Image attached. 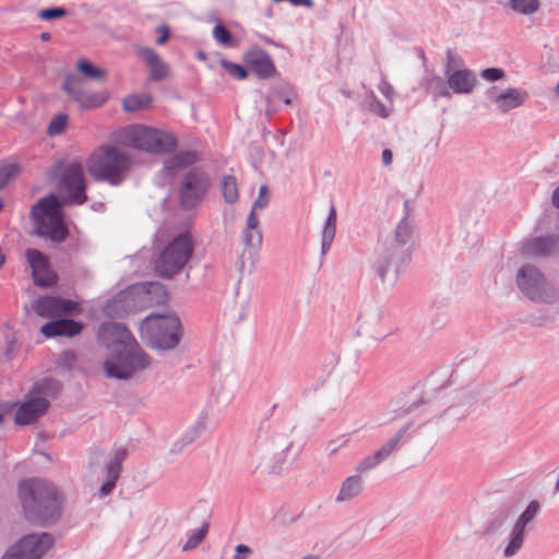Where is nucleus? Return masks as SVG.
I'll return each instance as SVG.
<instances>
[{
    "instance_id": "1",
    "label": "nucleus",
    "mask_w": 559,
    "mask_h": 559,
    "mask_svg": "<svg viewBox=\"0 0 559 559\" xmlns=\"http://www.w3.org/2000/svg\"><path fill=\"white\" fill-rule=\"evenodd\" d=\"M19 497L25 518L33 523L49 525L61 515L57 488L47 480L23 479L19 484Z\"/></svg>"
},
{
    "instance_id": "2",
    "label": "nucleus",
    "mask_w": 559,
    "mask_h": 559,
    "mask_svg": "<svg viewBox=\"0 0 559 559\" xmlns=\"http://www.w3.org/2000/svg\"><path fill=\"white\" fill-rule=\"evenodd\" d=\"M131 166L129 154L105 144L95 148L85 160V168L94 181L114 187L124 182Z\"/></svg>"
},
{
    "instance_id": "3",
    "label": "nucleus",
    "mask_w": 559,
    "mask_h": 559,
    "mask_svg": "<svg viewBox=\"0 0 559 559\" xmlns=\"http://www.w3.org/2000/svg\"><path fill=\"white\" fill-rule=\"evenodd\" d=\"M140 335L147 347L167 352L175 349L180 344L183 326L175 312H153L142 320Z\"/></svg>"
},
{
    "instance_id": "4",
    "label": "nucleus",
    "mask_w": 559,
    "mask_h": 559,
    "mask_svg": "<svg viewBox=\"0 0 559 559\" xmlns=\"http://www.w3.org/2000/svg\"><path fill=\"white\" fill-rule=\"evenodd\" d=\"M153 358L141 347L136 340L124 349H119L103 362L107 377L118 380L131 379L134 374L151 367Z\"/></svg>"
},
{
    "instance_id": "5",
    "label": "nucleus",
    "mask_w": 559,
    "mask_h": 559,
    "mask_svg": "<svg viewBox=\"0 0 559 559\" xmlns=\"http://www.w3.org/2000/svg\"><path fill=\"white\" fill-rule=\"evenodd\" d=\"M129 147L142 151L152 155H171L163 163L160 170L165 178H173L180 169L190 167L201 159L195 150L177 152L179 142H122Z\"/></svg>"
},
{
    "instance_id": "6",
    "label": "nucleus",
    "mask_w": 559,
    "mask_h": 559,
    "mask_svg": "<svg viewBox=\"0 0 559 559\" xmlns=\"http://www.w3.org/2000/svg\"><path fill=\"white\" fill-rule=\"evenodd\" d=\"M412 260V250L386 240L379 243L372 270L379 280L394 286Z\"/></svg>"
},
{
    "instance_id": "7",
    "label": "nucleus",
    "mask_w": 559,
    "mask_h": 559,
    "mask_svg": "<svg viewBox=\"0 0 559 559\" xmlns=\"http://www.w3.org/2000/svg\"><path fill=\"white\" fill-rule=\"evenodd\" d=\"M53 176L57 179L58 190L66 192L62 197L66 205L80 206L88 200L84 168L80 162L64 164L63 160H59L53 168Z\"/></svg>"
},
{
    "instance_id": "8",
    "label": "nucleus",
    "mask_w": 559,
    "mask_h": 559,
    "mask_svg": "<svg viewBox=\"0 0 559 559\" xmlns=\"http://www.w3.org/2000/svg\"><path fill=\"white\" fill-rule=\"evenodd\" d=\"M516 284L522 294L532 301L552 305L559 299L557 289L534 265L526 264L519 269Z\"/></svg>"
},
{
    "instance_id": "9",
    "label": "nucleus",
    "mask_w": 559,
    "mask_h": 559,
    "mask_svg": "<svg viewBox=\"0 0 559 559\" xmlns=\"http://www.w3.org/2000/svg\"><path fill=\"white\" fill-rule=\"evenodd\" d=\"M193 253V242L188 234L176 236L160 252L155 269L160 277L170 278L179 273Z\"/></svg>"
},
{
    "instance_id": "10",
    "label": "nucleus",
    "mask_w": 559,
    "mask_h": 559,
    "mask_svg": "<svg viewBox=\"0 0 559 559\" xmlns=\"http://www.w3.org/2000/svg\"><path fill=\"white\" fill-rule=\"evenodd\" d=\"M55 545L50 533H29L12 544L0 559H41Z\"/></svg>"
},
{
    "instance_id": "11",
    "label": "nucleus",
    "mask_w": 559,
    "mask_h": 559,
    "mask_svg": "<svg viewBox=\"0 0 559 559\" xmlns=\"http://www.w3.org/2000/svg\"><path fill=\"white\" fill-rule=\"evenodd\" d=\"M55 545L50 533H29L12 544L0 559H41Z\"/></svg>"
},
{
    "instance_id": "12",
    "label": "nucleus",
    "mask_w": 559,
    "mask_h": 559,
    "mask_svg": "<svg viewBox=\"0 0 559 559\" xmlns=\"http://www.w3.org/2000/svg\"><path fill=\"white\" fill-rule=\"evenodd\" d=\"M55 545L50 533H29L12 544L0 559H41Z\"/></svg>"
},
{
    "instance_id": "13",
    "label": "nucleus",
    "mask_w": 559,
    "mask_h": 559,
    "mask_svg": "<svg viewBox=\"0 0 559 559\" xmlns=\"http://www.w3.org/2000/svg\"><path fill=\"white\" fill-rule=\"evenodd\" d=\"M55 545L50 533H29L12 544L0 559H41Z\"/></svg>"
},
{
    "instance_id": "14",
    "label": "nucleus",
    "mask_w": 559,
    "mask_h": 559,
    "mask_svg": "<svg viewBox=\"0 0 559 559\" xmlns=\"http://www.w3.org/2000/svg\"><path fill=\"white\" fill-rule=\"evenodd\" d=\"M211 188L209 175L200 167L190 168L182 177L179 188V203L183 210L194 209Z\"/></svg>"
},
{
    "instance_id": "15",
    "label": "nucleus",
    "mask_w": 559,
    "mask_h": 559,
    "mask_svg": "<svg viewBox=\"0 0 559 559\" xmlns=\"http://www.w3.org/2000/svg\"><path fill=\"white\" fill-rule=\"evenodd\" d=\"M97 340L107 349L109 357L119 349H124L135 337L124 324L108 321L99 325Z\"/></svg>"
},
{
    "instance_id": "16",
    "label": "nucleus",
    "mask_w": 559,
    "mask_h": 559,
    "mask_svg": "<svg viewBox=\"0 0 559 559\" xmlns=\"http://www.w3.org/2000/svg\"><path fill=\"white\" fill-rule=\"evenodd\" d=\"M36 313L41 318H61L62 316L78 314L81 311L79 302L59 296H40L33 305Z\"/></svg>"
},
{
    "instance_id": "17",
    "label": "nucleus",
    "mask_w": 559,
    "mask_h": 559,
    "mask_svg": "<svg viewBox=\"0 0 559 559\" xmlns=\"http://www.w3.org/2000/svg\"><path fill=\"white\" fill-rule=\"evenodd\" d=\"M540 511V504L537 500H532L525 510L519 515L512 526L509 543L503 550L506 557L514 556L521 548L524 542V532L526 526L534 520Z\"/></svg>"
},
{
    "instance_id": "18",
    "label": "nucleus",
    "mask_w": 559,
    "mask_h": 559,
    "mask_svg": "<svg viewBox=\"0 0 559 559\" xmlns=\"http://www.w3.org/2000/svg\"><path fill=\"white\" fill-rule=\"evenodd\" d=\"M412 427L413 421L406 423L379 450L373 454L366 456L357 465V474H365L385 461L395 450L399 449L400 443Z\"/></svg>"
},
{
    "instance_id": "19",
    "label": "nucleus",
    "mask_w": 559,
    "mask_h": 559,
    "mask_svg": "<svg viewBox=\"0 0 559 559\" xmlns=\"http://www.w3.org/2000/svg\"><path fill=\"white\" fill-rule=\"evenodd\" d=\"M27 262L32 269L33 282L36 286L47 288L57 283L58 275L51 269L49 258L37 249L25 251Z\"/></svg>"
},
{
    "instance_id": "20",
    "label": "nucleus",
    "mask_w": 559,
    "mask_h": 559,
    "mask_svg": "<svg viewBox=\"0 0 559 559\" xmlns=\"http://www.w3.org/2000/svg\"><path fill=\"white\" fill-rule=\"evenodd\" d=\"M27 262L32 269L33 282L36 286L47 288L57 283L58 275L51 269L49 258L37 249L25 251Z\"/></svg>"
},
{
    "instance_id": "21",
    "label": "nucleus",
    "mask_w": 559,
    "mask_h": 559,
    "mask_svg": "<svg viewBox=\"0 0 559 559\" xmlns=\"http://www.w3.org/2000/svg\"><path fill=\"white\" fill-rule=\"evenodd\" d=\"M32 222L34 223L32 235L45 238L55 246L64 242L70 235L66 217H35Z\"/></svg>"
},
{
    "instance_id": "22",
    "label": "nucleus",
    "mask_w": 559,
    "mask_h": 559,
    "mask_svg": "<svg viewBox=\"0 0 559 559\" xmlns=\"http://www.w3.org/2000/svg\"><path fill=\"white\" fill-rule=\"evenodd\" d=\"M62 88L81 106L85 108H96L103 106L109 98L107 92H99L93 95L84 93L83 79L70 74L64 79Z\"/></svg>"
},
{
    "instance_id": "23",
    "label": "nucleus",
    "mask_w": 559,
    "mask_h": 559,
    "mask_svg": "<svg viewBox=\"0 0 559 559\" xmlns=\"http://www.w3.org/2000/svg\"><path fill=\"white\" fill-rule=\"evenodd\" d=\"M128 457V450L124 447H116L112 455L108 459L104 466L105 480L100 485L98 496L105 498L109 496L116 488L117 480L122 471V463Z\"/></svg>"
},
{
    "instance_id": "24",
    "label": "nucleus",
    "mask_w": 559,
    "mask_h": 559,
    "mask_svg": "<svg viewBox=\"0 0 559 559\" xmlns=\"http://www.w3.org/2000/svg\"><path fill=\"white\" fill-rule=\"evenodd\" d=\"M559 248V236L527 237L521 242V253L527 258H549Z\"/></svg>"
},
{
    "instance_id": "25",
    "label": "nucleus",
    "mask_w": 559,
    "mask_h": 559,
    "mask_svg": "<svg viewBox=\"0 0 559 559\" xmlns=\"http://www.w3.org/2000/svg\"><path fill=\"white\" fill-rule=\"evenodd\" d=\"M527 98V92L521 88L508 86L504 90H498L496 86H491V102L496 110L502 114L521 107Z\"/></svg>"
},
{
    "instance_id": "26",
    "label": "nucleus",
    "mask_w": 559,
    "mask_h": 559,
    "mask_svg": "<svg viewBox=\"0 0 559 559\" xmlns=\"http://www.w3.org/2000/svg\"><path fill=\"white\" fill-rule=\"evenodd\" d=\"M49 407V401L44 396H32L22 403L15 413L16 425L25 426L43 416Z\"/></svg>"
},
{
    "instance_id": "27",
    "label": "nucleus",
    "mask_w": 559,
    "mask_h": 559,
    "mask_svg": "<svg viewBox=\"0 0 559 559\" xmlns=\"http://www.w3.org/2000/svg\"><path fill=\"white\" fill-rule=\"evenodd\" d=\"M116 140H176L175 136L162 129L143 124H131L121 128L116 133Z\"/></svg>"
},
{
    "instance_id": "28",
    "label": "nucleus",
    "mask_w": 559,
    "mask_h": 559,
    "mask_svg": "<svg viewBox=\"0 0 559 559\" xmlns=\"http://www.w3.org/2000/svg\"><path fill=\"white\" fill-rule=\"evenodd\" d=\"M63 206H67L63 203V198H59L55 193H50L41 199H39L31 209L29 217H66L63 212Z\"/></svg>"
},
{
    "instance_id": "29",
    "label": "nucleus",
    "mask_w": 559,
    "mask_h": 559,
    "mask_svg": "<svg viewBox=\"0 0 559 559\" xmlns=\"http://www.w3.org/2000/svg\"><path fill=\"white\" fill-rule=\"evenodd\" d=\"M248 68L260 79H269L276 72L270 55L262 49H252L245 56Z\"/></svg>"
},
{
    "instance_id": "30",
    "label": "nucleus",
    "mask_w": 559,
    "mask_h": 559,
    "mask_svg": "<svg viewBox=\"0 0 559 559\" xmlns=\"http://www.w3.org/2000/svg\"><path fill=\"white\" fill-rule=\"evenodd\" d=\"M83 324L73 319L58 318L41 325L40 332L47 337L67 336L73 337L80 334Z\"/></svg>"
},
{
    "instance_id": "31",
    "label": "nucleus",
    "mask_w": 559,
    "mask_h": 559,
    "mask_svg": "<svg viewBox=\"0 0 559 559\" xmlns=\"http://www.w3.org/2000/svg\"><path fill=\"white\" fill-rule=\"evenodd\" d=\"M134 51L150 69V79L160 81L168 75V66L160 59L159 55L152 48L145 46H135Z\"/></svg>"
},
{
    "instance_id": "32",
    "label": "nucleus",
    "mask_w": 559,
    "mask_h": 559,
    "mask_svg": "<svg viewBox=\"0 0 559 559\" xmlns=\"http://www.w3.org/2000/svg\"><path fill=\"white\" fill-rule=\"evenodd\" d=\"M132 293L122 290L109 299L105 306V312L109 317L122 318L131 311Z\"/></svg>"
},
{
    "instance_id": "33",
    "label": "nucleus",
    "mask_w": 559,
    "mask_h": 559,
    "mask_svg": "<svg viewBox=\"0 0 559 559\" xmlns=\"http://www.w3.org/2000/svg\"><path fill=\"white\" fill-rule=\"evenodd\" d=\"M475 83V74L466 69L454 71L448 75V85L454 93H469Z\"/></svg>"
},
{
    "instance_id": "34",
    "label": "nucleus",
    "mask_w": 559,
    "mask_h": 559,
    "mask_svg": "<svg viewBox=\"0 0 559 559\" xmlns=\"http://www.w3.org/2000/svg\"><path fill=\"white\" fill-rule=\"evenodd\" d=\"M337 213L332 204L322 229L321 255H325L330 250L336 234Z\"/></svg>"
},
{
    "instance_id": "35",
    "label": "nucleus",
    "mask_w": 559,
    "mask_h": 559,
    "mask_svg": "<svg viewBox=\"0 0 559 559\" xmlns=\"http://www.w3.org/2000/svg\"><path fill=\"white\" fill-rule=\"evenodd\" d=\"M414 235V226L407 217H402V219L399 222L397 226L394 230V236L391 239H386V241L393 243L403 246L404 248H409L412 250V239Z\"/></svg>"
},
{
    "instance_id": "36",
    "label": "nucleus",
    "mask_w": 559,
    "mask_h": 559,
    "mask_svg": "<svg viewBox=\"0 0 559 559\" xmlns=\"http://www.w3.org/2000/svg\"><path fill=\"white\" fill-rule=\"evenodd\" d=\"M362 491V481L359 475H353L345 478L336 496V501H350Z\"/></svg>"
},
{
    "instance_id": "37",
    "label": "nucleus",
    "mask_w": 559,
    "mask_h": 559,
    "mask_svg": "<svg viewBox=\"0 0 559 559\" xmlns=\"http://www.w3.org/2000/svg\"><path fill=\"white\" fill-rule=\"evenodd\" d=\"M12 121L16 129L26 132H33L40 127V120L38 119L34 109L16 112Z\"/></svg>"
},
{
    "instance_id": "38",
    "label": "nucleus",
    "mask_w": 559,
    "mask_h": 559,
    "mask_svg": "<svg viewBox=\"0 0 559 559\" xmlns=\"http://www.w3.org/2000/svg\"><path fill=\"white\" fill-rule=\"evenodd\" d=\"M62 390V384L59 380L46 377L40 381H37L33 385V392L36 394L45 395L55 399L59 395Z\"/></svg>"
},
{
    "instance_id": "39",
    "label": "nucleus",
    "mask_w": 559,
    "mask_h": 559,
    "mask_svg": "<svg viewBox=\"0 0 559 559\" xmlns=\"http://www.w3.org/2000/svg\"><path fill=\"white\" fill-rule=\"evenodd\" d=\"M153 102V98L147 93L142 94H132L127 96L122 102V107L126 111H138L144 108H147L151 103Z\"/></svg>"
},
{
    "instance_id": "40",
    "label": "nucleus",
    "mask_w": 559,
    "mask_h": 559,
    "mask_svg": "<svg viewBox=\"0 0 559 559\" xmlns=\"http://www.w3.org/2000/svg\"><path fill=\"white\" fill-rule=\"evenodd\" d=\"M78 71L85 78L94 81H104L106 71L92 64L86 59H80L76 63Z\"/></svg>"
},
{
    "instance_id": "41",
    "label": "nucleus",
    "mask_w": 559,
    "mask_h": 559,
    "mask_svg": "<svg viewBox=\"0 0 559 559\" xmlns=\"http://www.w3.org/2000/svg\"><path fill=\"white\" fill-rule=\"evenodd\" d=\"M222 193L226 203L234 204L238 201L239 193L236 177L225 175L222 179Z\"/></svg>"
},
{
    "instance_id": "42",
    "label": "nucleus",
    "mask_w": 559,
    "mask_h": 559,
    "mask_svg": "<svg viewBox=\"0 0 559 559\" xmlns=\"http://www.w3.org/2000/svg\"><path fill=\"white\" fill-rule=\"evenodd\" d=\"M209 527L210 523L204 522L198 530L190 531L188 533V539L182 546V551H191L195 549L206 537Z\"/></svg>"
},
{
    "instance_id": "43",
    "label": "nucleus",
    "mask_w": 559,
    "mask_h": 559,
    "mask_svg": "<svg viewBox=\"0 0 559 559\" xmlns=\"http://www.w3.org/2000/svg\"><path fill=\"white\" fill-rule=\"evenodd\" d=\"M510 8L520 14L531 15L535 13L539 7V0H509Z\"/></svg>"
},
{
    "instance_id": "44",
    "label": "nucleus",
    "mask_w": 559,
    "mask_h": 559,
    "mask_svg": "<svg viewBox=\"0 0 559 559\" xmlns=\"http://www.w3.org/2000/svg\"><path fill=\"white\" fill-rule=\"evenodd\" d=\"M205 416H201L193 426L186 431V433L182 436L180 442L183 443V445H188L193 443L197 439L200 438L202 432L205 430Z\"/></svg>"
},
{
    "instance_id": "45",
    "label": "nucleus",
    "mask_w": 559,
    "mask_h": 559,
    "mask_svg": "<svg viewBox=\"0 0 559 559\" xmlns=\"http://www.w3.org/2000/svg\"><path fill=\"white\" fill-rule=\"evenodd\" d=\"M20 171V166L16 163H7L0 165V190H2L8 182L14 178Z\"/></svg>"
},
{
    "instance_id": "46",
    "label": "nucleus",
    "mask_w": 559,
    "mask_h": 559,
    "mask_svg": "<svg viewBox=\"0 0 559 559\" xmlns=\"http://www.w3.org/2000/svg\"><path fill=\"white\" fill-rule=\"evenodd\" d=\"M68 124V116L64 114L57 115L48 124L47 133L49 136L61 134Z\"/></svg>"
},
{
    "instance_id": "47",
    "label": "nucleus",
    "mask_w": 559,
    "mask_h": 559,
    "mask_svg": "<svg viewBox=\"0 0 559 559\" xmlns=\"http://www.w3.org/2000/svg\"><path fill=\"white\" fill-rule=\"evenodd\" d=\"M242 240L247 248H260L262 245V234L259 229L246 228L242 234Z\"/></svg>"
},
{
    "instance_id": "48",
    "label": "nucleus",
    "mask_w": 559,
    "mask_h": 559,
    "mask_svg": "<svg viewBox=\"0 0 559 559\" xmlns=\"http://www.w3.org/2000/svg\"><path fill=\"white\" fill-rule=\"evenodd\" d=\"M213 38L221 45H230L231 35L222 24H217L212 31Z\"/></svg>"
},
{
    "instance_id": "49",
    "label": "nucleus",
    "mask_w": 559,
    "mask_h": 559,
    "mask_svg": "<svg viewBox=\"0 0 559 559\" xmlns=\"http://www.w3.org/2000/svg\"><path fill=\"white\" fill-rule=\"evenodd\" d=\"M67 15V11L63 8H49L38 12V17L44 21L57 20Z\"/></svg>"
},
{
    "instance_id": "50",
    "label": "nucleus",
    "mask_w": 559,
    "mask_h": 559,
    "mask_svg": "<svg viewBox=\"0 0 559 559\" xmlns=\"http://www.w3.org/2000/svg\"><path fill=\"white\" fill-rule=\"evenodd\" d=\"M223 64H224L226 71L228 72V74L238 80H245L248 76L247 70L240 64L226 62V61L223 62Z\"/></svg>"
},
{
    "instance_id": "51",
    "label": "nucleus",
    "mask_w": 559,
    "mask_h": 559,
    "mask_svg": "<svg viewBox=\"0 0 559 559\" xmlns=\"http://www.w3.org/2000/svg\"><path fill=\"white\" fill-rule=\"evenodd\" d=\"M347 442L348 440L345 438V436H342L340 438L329 441L325 447V451L328 452L329 455H334L341 448H344L347 444Z\"/></svg>"
},
{
    "instance_id": "52",
    "label": "nucleus",
    "mask_w": 559,
    "mask_h": 559,
    "mask_svg": "<svg viewBox=\"0 0 559 559\" xmlns=\"http://www.w3.org/2000/svg\"><path fill=\"white\" fill-rule=\"evenodd\" d=\"M75 361L76 354L71 349L63 350L59 358V365L68 369H71Z\"/></svg>"
},
{
    "instance_id": "53",
    "label": "nucleus",
    "mask_w": 559,
    "mask_h": 559,
    "mask_svg": "<svg viewBox=\"0 0 559 559\" xmlns=\"http://www.w3.org/2000/svg\"><path fill=\"white\" fill-rule=\"evenodd\" d=\"M430 87L435 96L445 97L450 95L449 91L444 87V84L440 78L432 80L430 83Z\"/></svg>"
},
{
    "instance_id": "54",
    "label": "nucleus",
    "mask_w": 559,
    "mask_h": 559,
    "mask_svg": "<svg viewBox=\"0 0 559 559\" xmlns=\"http://www.w3.org/2000/svg\"><path fill=\"white\" fill-rule=\"evenodd\" d=\"M427 404H428V401L421 395L417 400L412 402L409 405L404 407L401 411V416L409 415V414L414 413L415 411H417L419 407L427 405Z\"/></svg>"
},
{
    "instance_id": "55",
    "label": "nucleus",
    "mask_w": 559,
    "mask_h": 559,
    "mask_svg": "<svg viewBox=\"0 0 559 559\" xmlns=\"http://www.w3.org/2000/svg\"><path fill=\"white\" fill-rule=\"evenodd\" d=\"M253 554V550L251 547L239 544L235 548V554L233 559H248Z\"/></svg>"
},
{
    "instance_id": "56",
    "label": "nucleus",
    "mask_w": 559,
    "mask_h": 559,
    "mask_svg": "<svg viewBox=\"0 0 559 559\" xmlns=\"http://www.w3.org/2000/svg\"><path fill=\"white\" fill-rule=\"evenodd\" d=\"M157 33L159 34L156 43L158 45H164L169 39V28L166 25H160L157 27Z\"/></svg>"
},
{
    "instance_id": "57",
    "label": "nucleus",
    "mask_w": 559,
    "mask_h": 559,
    "mask_svg": "<svg viewBox=\"0 0 559 559\" xmlns=\"http://www.w3.org/2000/svg\"><path fill=\"white\" fill-rule=\"evenodd\" d=\"M259 221L255 215L254 211H250L247 221H246V228L248 229H258Z\"/></svg>"
},
{
    "instance_id": "58",
    "label": "nucleus",
    "mask_w": 559,
    "mask_h": 559,
    "mask_svg": "<svg viewBox=\"0 0 559 559\" xmlns=\"http://www.w3.org/2000/svg\"><path fill=\"white\" fill-rule=\"evenodd\" d=\"M379 90L380 92L386 97V98H391L393 96V88L392 86L390 85L389 82L386 81H381L380 85H379Z\"/></svg>"
},
{
    "instance_id": "59",
    "label": "nucleus",
    "mask_w": 559,
    "mask_h": 559,
    "mask_svg": "<svg viewBox=\"0 0 559 559\" xmlns=\"http://www.w3.org/2000/svg\"><path fill=\"white\" fill-rule=\"evenodd\" d=\"M14 404L10 405L8 403H0V424L4 421V417L11 413Z\"/></svg>"
},
{
    "instance_id": "60",
    "label": "nucleus",
    "mask_w": 559,
    "mask_h": 559,
    "mask_svg": "<svg viewBox=\"0 0 559 559\" xmlns=\"http://www.w3.org/2000/svg\"><path fill=\"white\" fill-rule=\"evenodd\" d=\"M269 204V200L267 199H263L261 197H258V199L253 202L252 204V211H257V210H263Z\"/></svg>"
},
{
    "instance_id": "61",
    "label": "nucleus",
    "mask_w": 559,
    "mask_h": 559,
    "mask_svg": "<svg viewBox=\"0 0 559 559\" xmlns=\"http://www.w3.org/2000/svg\"><path fill=\"white\" fill-rule=\"evenodd\" d=\"M392 163V152L389 148L382 151V164L389 166Z\"/></svg>"
},
{
    "instance_id": "62",
    "label": "nucleus",
    "mask_w": 559,
    "mask_h": 559,
    "mask_svg": "<svg viewBox=\"0 0 559 559\" xmlns=\"http://www.w3.org/2000/svg\"><path fill=\"white\" fill-rule=\"evenodd\" d=\"M236 267L238 270V272L240 273V275H242L245 273V269H246V263H245V253H241L238 258H237V261H236Z\"/></svg>"
},
{
    "instance_id": "63",
    "label": "nucleus",
    "mask_w": 559,
    "mask_h": 559,
    "mask_svg": "<svg viewBox=\"0 0 559 559\" xmlns=\"http://www.w3.org/2000/svg\"><path fill=\"white\" fill-rule=\"evenodd\" d=\"M504 72L499 68H491V81L502 80Z\"/></svg>"
},
{
    "instance_id": "64",
    "label": "nucleus",
    "mask_w": 559,
    "mask_h": 559,
    "mask_svg": "<svg viewBox=\"0 0 559 559\" xmlns=\"http://www.w3.org/2000/svg\"><path fill=\"white\" fill-rule=\"evenodd\" d=\"M551 201L554 206L559 209V187L554 190Z\"/></svg>"
}]
</instances>
